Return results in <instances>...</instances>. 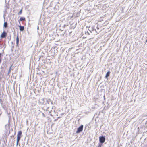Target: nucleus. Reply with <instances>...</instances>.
Returning <instances> with one entry per match:
<instances>
[{"label": "nucleus", "mask_w": 147, "mask_h": 147, "mask_svg": "<svg viewBox=\"0 0 147 147\" xmlns=\"http://www.w3.org/2000/svg\"><path fill=\"white\" fill-rule=\"evenodd\" d=\"M83 125H81L78 128L77 131H76V133H79L82 132L83 130Z\"/></svg>", "instance_id": "nucleus-1"}, {"label": "nucleus", "mask_w": 147, "mask_h": 147, "mask_svg": "<svg viewBox=\"0 0 147 147\" xmlns=\"http://www.w3.org/2000/svg\"><path fill=\"white\" fill-rule=\"evenodd\" d=\"M99 140L100 142L102 144L103 143L105 142V136H102L101 137H99Z\"/></svg>", "instance_id": "nucleus-2"}, {"label": "nucleus", "mask_w": 147, "mask_h": 147, "mask_svg": "<svg viewBox=\"0 0 147 147\" xmlns=\"http://www.w3.org/2000/svg\"><path fill=\"white\" fill-rule=\"evenodd\" d=\"M7 33L5 31H4L1 35V37L2 38H4L6 36Z\"/></svg>", "instance_id": "nucleus-3"}, {"label": "nucleus", "mask_w": 147, "mask_h": 147, "mask_svg": "<svg viewBox=\"0 0 147 147\" xmlns=\"http://www.w3.org/2000/svg\"><path fill=\"white\" fill-rule=\"evenodd\" d=\"M16 44L17 46L18 45L19 42V39L18 38V36L16 39Z\"/></svg>", "instance_id": "nucleus-4"}, {"label": "nucleus", "mask_w": 147, "mask_h": 147, "mask_svg": "<svg viewBox=\"0 0 147 147\" xmlns=\"http://www.w3.org/2000/svg\"><path fill=\"white\" fill-rule=\"evenodd\" d=\"M20 30V31H22L24 30V27L23 26H19Z\"/></svg>", "instance_id": "nucleus-5"}, {"label": "nucleus", "mask_w": 147, "mask_h": 147, "mask_svg": "<svg viewBox=\"0 0 147 147\" xmlns=\"http://www.w3.org/2000/svg\"><path fill=\"white\" fill-rule=\"evenodd\" d=\"M110 72L109 71H108V72H107V74H106L105 77L106 78H107L109 76V75H110Z\"/></svg>", "instance_id": "nucleus-6"}, {"label": "nucleus", "mask_w": 147, "mask_h": 147, "mask_svg": "<svg viewBox=\"0 0 147 147\" xmlns=\"http://www.w3.org/2000/svg\"><path fill=\"white\" fill-rule=\"evenodd\" d=\"M25 20V18L24 17H21L19 20L20 21H24Z\"/></svg>", "instance_id": "nucleus-7"}, {"label": "nucleus", "mask_w": 147, "mask_h": 147, "mask_svg": "<svg viewBox=\"0 0 147 147\" xmlns=\"http://www.w3.org/2000/svg\"><path fill=\"white\" fill-rule=\"evenodd\" d=\"M4 27L5 28H6L7 27V22H5L4 23Z\"/></svg>", "instance_id": "nucleus-8"}, {"label": "nucleus", "mask_w": 147, "mask_h": 147, "mask_svg": "<svg viewBox=\"0 0 147 147\" xmlns=\"http://www.w3.org/2000/svg\"><path fill=\"white\" fill-rule=\"evenodd\" d=\"M22 131H19L17 135L20 136L22 134Z\"/></svg>", "instance_id": "nucleus-9"}, {"label": "nucleus", "mask_w": 147, "mask_h": 147, "mask_svg": "<svg viewBox=\"0 0 147 147\" xmlns=\"http://www.w3.org/2000/svg\"><path fill=\"white\" fill-rule=\"evenodd\" d=\"M21 138V137L20 136H19L18 135H17V140H20V139Z\"/></svg>", "instance_id": "nucleus-10"}, {"label": "nucleus", "mask_w": 147, "mask_h": 147, "mask_svg": "<svg viewBox=\"0 0 147 147\" xmlns=\"http://www.w3.org/2000/svg\"><path fill=\"white\" fill-rule=\"evenodd\" d=\"M12 65H11V66H10V67L9 68V69L8 72V74H9L10 73V72H11V67L12 66Z\"/></svg>", "instance_id": "nucleus-11"}, {"label": "nucleus", "mask_w": 147, "mask_h": 147, "mask_svg": "<svg viewBox=\"0 0 147 147\" xmlns=\"http://www.w3.org/2000/svg\"><path fill=\"white\" fill-rule=\"evenodd\" d=\"M22 13V9L20 11H19V13H18V14H19V15H20V14H21Z\"/></svg>", "instance_id": "nucleus-12"}, {"label": "nucleus", "mask_w": 147, "mask_h": 147, "mask_svg": "<svg viewBox=\"0 0 147 147\" xmlns=\"http://www.w3.org/2000/svg\"><path fill=\"white\" fill-rule=\"evenodd\" d=\"M19 140H17V142H16V145H18V142H19Z\"/></svg>", "instance_id": "nucleus-13"}, {"label": "nucleus", "mask_w": 147, "mask_h": 147, "mask_svg": "<svg viewBox=\"0 0 147 147\" xmlns=\"http://www.w3.org/2000/svg\"><path fill=\"white\" fill-rule=\"evenodd\" d=\"M0 103L2 105V102L1 100V99H0Z\"/></svg>", "instance_id": "nucleus-14"}, {"label": "nucleus", "mask_w": 147, "mask_h": 147, "mask_svg": "<svg viewBox=\"0 0 147 147\" xmlns=\"http://www.w3.org/2000/svg\"><path fill=\"white\" fill-rule=\"evenodd\" d=\"M101 146H102V145H101V144H99V146H98V147H101Z\"/></svg>", "instance_id": "nucleus-15"}, {"label": "nucleus", "mask_w": 147, "mask_h": 147, "mask_svg": "<svg viewBox=\"0 0 147 147\" xmlns=\"http://www.w3.org/2000/svg\"><path fill=\"white\" fill-rule=\"evenodd\" d=\"M1 60H2L1 59V58H0V63H1Z\"/></svg>", "instance_id": "nucleus-16"}, {"label": "nucleus", "mask_w": 147, "mask_h": 147, "mask_svg": "<svg viewBox=\"0 0 147 147\" xmlns=\"http://www.w3.org/2000/svg\"><path fill=\"white\" fill-rule=\"evenodd\" d=\"M1 53H0V58H1Z\"/></svg>", "instance_id": "nucleus-17"}, {"label": "nucleus", "mask_w": 147, "mask_h": 147, "mask_svg": "<svg viewBox=\"0 0 147 147\" xmlns=\"http://www.w3.org/2000/svg\"><path fill=\"white\" fill-rule=\"evenodd\" d=\"M57 120V119H56L55 120L56 121V120Z\"/></svg>", "instance_id": "nucleus-18"}, {"label": "nucleus", "mask_w": 147, "mask_h": 147, "mask_svg": "<svg viewBox=\"0 0 147 147\" xmlns=\"http://www.w3.org/2000/svg\"><path fill=\"white\" fill-rule=\"evenodd\" d=\"M99 28L98 27H97V29H98Z\"/></svg>", "instance_id": "nucleus-19"}]
</instances>
